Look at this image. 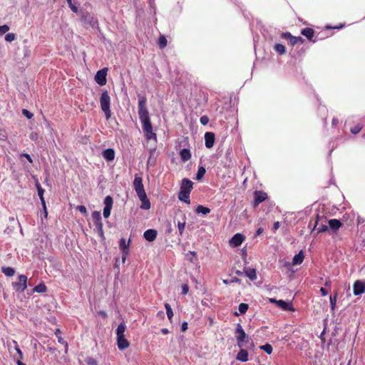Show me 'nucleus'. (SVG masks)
<instances>
[{
    "label": "nucleus",
    "mask_w": 365,
    "mask_h": 365,
    "mask_svg": "<svg viewBox=\"0 0 365 365\" xmlns=\"http://www.w3.org/2000/svg\"><path fill=\"white\" fill-rule=\"evenodd\" d=\"M77 210H78L81 213H83V214H86V213H87L86 207L84 205H78V206L77 207Z\"/></svg>",
    "instance_id": "53"
},
{
    "label": "nucleus",
    "mask_w": 365,
    "mask_h": 365,
    "mask_svg": "<svg viewBox=\"0 0 365 365\" xmlns=\"http://www.w3.org/2000/svg\"><path fill=\"white\" fill-rule=\"evenodd\" d=\"M42 207H43V217L47 218L48 212H47L46 205V204H45V205H42Z\"/></svg>",
    "instance_id": "58"
},
{
    "label": "nucleus",
    "mask_w": 365,
    "mask_h": 365,
    "mask_svg": "<svg viewBox=\"0 0 365 365\" xmlns=\"http://www.w3.org/2000/svg\"><path fill=\"white\" fill-rule=\"evenodd\" d=\"M103 203H104V208H103V215L105 218H108L110 215V211H111L112 207H113V200L112 197H110V195L106 196L104 198Z\"/></svg>",
    "instance_id": "7"
},
{
    "label": "nucleus",
    "mask_w": 365,
    "mask_h": 365,
    "mask_svg": "<svg viewBox=\"0 0 365 365\" xmlns=\"http://www.w3.org/2000/svg\"><path fill=\"white\" fill-rule=\"evenodd\" d=\"M320 219L323 220V219H324V217H319V215H317L316 216V218H315V220H314V224L313 230L316 229V227H317V225H318L319 220Z\"/></svg>",
    "instance_id": "54"
},
{
    "label": "nucleus",
    "mask_w": 365,
    "mask_h": 365,
    "mask_svg": "<svg viewBox=\"0 0 365 365\" xmlns=\"http://www.w3.org/2000/svg\"><path fill=\"white\" fill-rule=\"evenodd\" d=\"M304 254L302 251H300L298 254L294 255L292 259V264L294 265L301 264L304 260Z\"/></svg>",
    "instance_id": "27"
},
{
    "label": "nucleus",
    "mask_w": 365,
    "mask_h": 365,
    "mask_svg": "<svg viewBox=\"0 0 365 365\" xmlns=\"http://www.w3.org/2000/svg\"><path fill=\"white\" fill-rule=\"evenodd\" d=\"M301 34H302V35L307 37L309 41H313V42L316 41L315 40H312V38L314 37V31L313 29H312L310 27L304 28L303 29H302Z\"/></svg>",
    "instance_id": "21"
},
{
    "label": "nucleus",
    "mask_w": 365,
    "mask_h": 365,
    "mask_svg": "<svg viewBox=\"0 0 365 365\" xmlns=\"http://www.w3.org/2000/svg\"><path fill=\"white\" fill-rule=\"evenodd\" d=\"M215 140V135L212 132H207L205 134V145L206 148H211L213 147Z\"/></svg>",
    "instance_id": "14"
},
{
    "label": "nucleus",
    "mask_w": 365,
    "mask_h": 365,
    "mask_svg": "<svg viewBox=\"0 0 365 365\" xmlns=\"http://www.w3.org/2000/svg\"><path fill=\"white\" fill-rule=\"evenodd\" d=\"M205 173H206L205 168L202 166L198 168V170H197V173L196 175V180H201L203 178V176L205 175Z\"/></svg>",
    "instance_id": "33"
},
{
    "label": "nucleus",
    "mask_w": 365,
    "mask_h": 365,
    "mask_svg": "<svg viewBox=\"0 0 365 365\" xmlns=\"http://www.w3.org/2000/svg\"><path fill=\"white\" fill-rule=\"evenodd\" d=\"M22 113L24 114V116H26L28 119H31L33 118L34 115L33 113H31L29 110H26V109H23L22 110Z\"/></svg>",
    "instance_id": "51"
},
{
    "label": "nucleus",
    "mask_w": 365,
    "mask_h": 365,
    "mask_svg": "<svg viewBox=\"0 0 365 365\" xmlns=\"http://www.w3.org/2000/svg\"><path fill=\"white\" fill-rule=\"evenodd\" d=\"M81 19L85 24L88 25L91 28H98V20L96 18H94L92 15H91L89 13L83 14L81 16Z\"/></svg>",
    "instance_id": "5"
},
{
    "label": "nucleus",
    "mask_w": 365,
    "mask_h": 365,
    "mask_svg": "<svg viewBox=\"0 0 365 365\" xmlns=\"http://www.w3.org/2000/svg\"><path fill=\"white\" fill-rule=\"evenodd\" d=\"M209 118L207 115H202L200 118V122L203 125H206L209 123Z\"/></svg>",
    "instance_id": "47"
},
{
    "label": "nucleus",
    "mask_w": 365,
    "mask_h": 365,
    "mask_svg": "<svg viewBox=\"0 0 365 365\" xmlns=\"http://www.w3.org/2000/svg\"><path fill=\"white\" fill-rule=\"evenodd\" d=\"M133 187L138 196L146 193L143 184L142 178L138 177L137 175L135 176L133 180Z\"/></svg>",
    "instance_id": "11"
},
{
    "label": "nucleus",
    "mask_w": 365,
    "mask_h": 365,
    "mask_svg": "<svg viewBox=\"0 0 365 365\" xmlns=\"http://www.w3.org/2000/svg\"><path fill=\"white\" fill-rule=\"evenodd\" d=\"M281 37L284 39H287L292 46L297 43H303L304 40L301 36H294L289 32L282 33Z\"/></svg>",
    "instance_id": "6"
},
{
    "label": "nucleus",
    "mask_w": 365,
    "mask_h": 365,
    "mask_svg": "<svg viewBox=\"0 0 365 365\" xmlns=\"http://www.w3.org/2000/svg\"><path fill=\"white\" fill-rule=\"evenodd\" d=\"M189 287L187 284H184V295L188 292Z\"/></svg>",
    "instance_id": "62"
},
{
    "label": "nucleus",
    "mask_w": 365,
    "mask_h": 365,
    "mask_svg": "<svg viewBox=\"0 0 365 365\" xmlns=\"http://www.w3.org/2000/svg\"><path fill=\"white\" fill-rule=\"evenodd\" d=\"M15 39V34L13 33H8L5 36V41L7 42H11Z\"/></svg>",
    "instance_id": "43"
},
{
    "label": "nucleus",
    "mask_w": 365,
    "mask_h": 365,
    "mask_svg": "<svg viewBox=\"0 0 365 365\" xmlns=\"http://www.w3.org/2000/svg\"><path fill=\"white\" fill-rule=\"evenodd\" d=\"M148 4L150 6V9H153V12L155 13V0H148Z\"/></svg>",
    "instance_id": "57"
},
{
    "label": "nucleus",
    "mask_w": 365,
    "mask_h": 365,
    "mask_svg": "<svg viewBox=\"0 0 365 365\" xmlns=\"http://www.w3.org/2000/svg\"><path fill=\"white\" fill-rule=\"evenodd\" d=\"M272 302H275L277 305L282 308L283 310H293L292 305L289 302H287L284 300H276V299H270Z\"/></svg>",
    "instance_id": "20"
},
{
    "label": "nucleus",
    "mask_w": 365,
    "mask_h": 365,
    "mask_svg": "<svg viewBox=\"0 0 365 365\" xmlns=\"http://www.w3.org/2000/svg\"><path fill=\"white\" fill-rule=\"evenodd\" d=\"M15 346H14V349L16 350V354H18V356H14V362L17 364V361H23L24 360V353L23 351H21L20 346H19L18 344H14Z\"/></svg>",
    "instance_id": "24"
},
{
    "label": "nucleus",
    "mask_w": 365,
    "mask_h": 365,
    "mask_svg": "<svg viewBox=\"0 0 365 365\" xmlns=\"http://www.w3.org/2000/svg\"><path fill=\"white\" fill-rule=\"evenodd\" d=\"M85 361L87 364V365H98L97 360L91 356H87L85 359Z\"/></svg>",
    "instance_id": "41"
},
{
    "label": "nucleus",
    "mask_w": 365,
    "mask_h": 365,
    "mask_svg": "<svg viewBox=\"0 0 365 365\" xmlns=\"http://www.w3.org/2000/svg\"><path fill=\"white\" fill-rule=\"evenodd\" d=\"M328 223L329 228L334 232H336L342 225L340 220L337 219H331Z\"/></svg>",
    "instance_id": "22"
},
{
    "label": "nucleus",
    "mask_w": 365,
    "mask_h": 365,
    "mask_svg": "<svg viewBox=\"0 0 365 365\" xmlns=\"http://www.w3.org/2000/svg\"><path fill=\"white\" fill-rule=\"evenodd\" d=\"M254 201L252 205L257 207L260 203L264 202L267 198V194L261 190H256L254 192Z\"/></svg>",
    "instance_id": "8"
},
{
    "label": "nucleus",
    "mask_w": 365,
    "mask_h": 365,
    "mask_svg": "<svg viewBox=\"0 0 365 365\" xmlns=\"http://www.w3.org/2000/svg\"><path fill=\"white\" fill-rule=\"evenodd\" d=\"M195 212L197 213H202L203 215H207L210 213V210L208 207H204L202 205H198L196 209Z\"/></svg>",
    "instance_id": "32"
},
{
    "label": "nucleus",
    "mask_w": 365,
    "mask_h": 365,
    "mask_svg": "<svg viewBox=\"0 0 365 365\" xmlns=\"http://www.w3.org/2000/svg\"><path fill=\"white\" fill-rule=\"evenodd\" d=\"M156 150L155 148L151 149L150 150V156L148 159L147 164L148 165H153L155 163L156 158L155 157Z\"/></svg>",
    "instance_id": "29"
},
{
    "label": "nucleus",
    "mask_w": 365,
    "mask_h": 365,
    "mask_svg": "<svg viewBox=\"0 0 365 365\" xmlns=\"http://www.w3.org/2000/svg\"><path fill=\"white\" fill-rule=\"evenodd\" d=\"M147 99L145 96H140L138 98V115L142 123V128L148 140H156L157 136L153 131V126L150 122L148 110L146 108Z\"/></svg>",
    "instance_id": "1"
},
{
    "label": "nucleus",
    "mask_w": 365,
    "mask_h": 365,
    "mask_svg": "<svg viewBox=\"0 0 365 365\" xmlns=\"http://www.w3.org/2000/svg\"><path fill=\"white\" fill-rule=\"evenodd\" d=\"M34 292L37 293H44L46 292L47 288L44 283H40L34 287Z\"/></svg>",
    "instance_id": "30"
},
{
    "label": "nucleus",
    "mask_w": 365,
    "mask_h": 365,
    "mask_svg": "<svg viewBox=\"0 0 365 365\" xmlns=\"http://www.w3.org/2000/svg\"><path fill=\"white\" fill-rule=\"evenodd\" d=\"M337 300V293L329 297L330 305L332 310H334Z\"/></svg>",
    "instance_id": "36"
},
{
    "label": "nucleus",
    "mask_w": 365,
    "mask_h": 365,
    "mask_svg": "<svg viewBox=\"0 0 365 365\" xmlns=\"http://www.w3.org/2000/svg\"><path fill=\"white\" fill-rule=\"evenodd\" d=\"M178 227L179 233L180 235H182V222L178 221Z\"/></svg>",
    "instance_id": "59"
},
{
    "label": "nucleus",
    "mask_w": 365,
    "mask_h": 365,
    "mask_svg": "<svg viewBox=\"0 0 365 365\" xmlns=\"http://www.w3.org/2000/svg\"><path fill=\"white\" fill-rule=\"evenodd\" d=\"M331 280L330 279H327L325 283H324V285L326 287H331Z\"/></svg>",
    "instance_id": "64"
},
{
    "label": "nucleus",
    "mask_w": 365,
    "mask_h": 365,
    "mask_svg": "<svg viewBox=\"0 0 365 365\" xmlns=\"http://www.w3.org/2000/svg\"><path fill=\"white\" fill-rule=\"evenodd\" d=\"M245 240V237L242 234L237 233L230 240V245L233 247H239Z\"/></svg>",
    "instance_id": "13"
},
{
    "label": "nucleus",
    "mask_w": 365,
    "mask_h": 365,
    "mask_svg": "<svg viewBox=\"0 0 365 365\" xmlns=\"http://www.w3.org/2000/svg\"><path fill=\"white\" fill-rule=\"evenodd\" d=\"M51 344H47V349L49 350V351H56V348L53 347L51 346Z\"/></svg>",
    "instance_id": "63"
},
{
    "label": "nucleus",
    "mask_w": 365,
    "mask_h": 365,
    "mask_svg": "<svg viewBox=\"0 0 365 365\" xmlns=\"http://www.w3.org/2000/svg\"><path fill=\"white\" fill-rule=\"evenodd\" d=\"M365 292V283L357 280L354 284V294L355 296L361 294Z\"/></svg>",
    "instance_id": "15"
},
{
    "label": "nucleus",
    "mask_w": 365,
    "mask_h": 365,
    "mask_svg": "<svg viewBox=\"0 0 365 365\" xmlns=\"http://www.w3.org/2000/svg\"><path fill=\"white\" fill-rule=\"evenodd\" d=\"M30 138L33 140H35L36 138H37V133H32L31 135H30Z\"/></svg>",
    "instance_id": "61"
},
{
    "label": "nucleus",
    "mask_w": 365,
    "mask_h": 365,
    "mask_svg": "<svg viewBox=\"0 0 365 365\" xmlns=\"http://www.w3.org/2000/svg\"><path fill=\"white\" fill-rule=\"evenodd\" d=\"M28 278L24 274H20L18 277V282H14L11 284L13 289L17 292H24L27 288Z\"/></svg>",
    "instance_id": "3"
},
{
    "label": "nucleus",
    "mask_w": 365,
    "mask_h": 365,
    "mask_svg": "<svg viewBox=\"0 0 365 365\" xmlns=\"http://www.w3.org/2000/svg\"><path fill=\"white\" fill-rule=\"evenodd\" d=\"M165 307L166 309L167 316H168V319L170 320L173 316V312L172 308H171L170 305L168 303H166L165 304Z\"/></svg>",
    "instance_id": "40"
},
{
    "label": "nucleus",
    "mask_w": 365,
    "mask_h": 365,
    "mask_svg": "<svg viewBox=\"0 0 365 365\" xmlns=\"http://www.w3.org/2000/svg\"><path fill=\"white\" fill-rule=\"evenodd\" d=\"M245 272L246 276L251 280H255L257 279V272L255 269L247 268L245 270Z\"/></svg>",
    "instance_id": "28"
},
{
    "label": "nucleus",
    "mask_w": 365,
    "mask_h": 365,
    "mask_svg": "<svg viewBox=\"0 0 365 365\" xmlns=\"http://www.w3.org/2000/svg\"><path fill=\"white\" fill-rule=\"evenodd\" d=\"M274 51L279 55H283L286 53V48L283 44L276 43L274 46Z\"/></svg>",
    "instance_id": "31"
},
{
    "label": "nucleus",
    "mask_w": 365,
    "mask_h": 365,
    "mask_svg": "<svg viewBox=\"0 0 365 365\" xmlns=\"http://www.w3.org/2000/svg\"><path fill=\"white\" fill-rule=\"evenodd\" d=\"M103 158L108 162H110L115 158V150L113 148H107L102 152Z\"/></svg>",
    "instance_id": "19"
},
{
    "label": "nucleus",
    "mask_w": 365,
    "mask_h": 365,
    "mask_svg": "<svg viewBox=\"0 0 365 365\" xmlns=\"http://www.w3.org/2000/svg\"><path fill=\"white\" fill-rule=\"evenodd\" d=\"M36 187L37 188V191H38V195L40 198V200H41V205H45V199H44V197H43V194H44V189L41 187V184L37 181L36 182Z\"/></svg>",
    "instance_id": "25"
},
{
    "label": "nucleus",
    "mask_w": 365,
    "mask_h": 365,
    "mask_svg": "<svg viewBox=\"0 0 365 365\" xmlns=\"http://www.w3.org/2000/svg\"><path fill=\"white\" fill-rule=\"evenodd\" d=\"M120 351H124L128 349L130 344H116Z\"/></svg>",
    "instance_id": "50"
},
{
    "label": "nucleus",
    "mask_w": 365,
    "mask_h": 365,
    "mask_svg": "<svg viewBox=\"0 0 365 365\" xmlns=\"http://www.w3.org/2000/svg\"><path fill=\"white\" fill-rule=\"evenodd\" d=\"M157 230L155 229H148L143 233V237L148 242L154 241L157 237Z\"/></svg>",
    "instance_id": "16"
},
{
    "label": "nucleus",
    "mask_w": 365,
    "mask_h": 365,
    "mask_svg": "<svg viewBox=\"0 0 365 365\" xmlns=\"http://www.w3.org/2000/svg\"><path fill=\"white\" fill-rule=\"evenodd\" d=\"M248 308H249V306L247 304H245V303L240 304L239 308H238L240 314H245L246 312L247 311Z\"/></svg>",
    "instance_id": "39"
},
{
    "label": "nucleus",
    "mask_w": 365,
    "mask_h": 365,
    "mask_svg": "<svg viewBox=\"0 0 365 365\" xmlns=\"http://www.w3.org/2000/svg\"><path fill=\"white\" fill-rule=\"evenodd\" d=\"M9 30V26L6 24L0 26V36L6 34Z\"/></svg>",
    "instance_id": "46"
},
{
    "label": "nucleus",
    "mask_w": 365,
    "mask_h": 365,
    "mask_svg": "<svg viewBox=\"0 0 365 365\" xmlns=\"http://www.w3.org/2000/svg\"><path fill=\"white\" fill-rule=\"evenodd\" d=\"M328 230V226L325 224L322 225L318 229V232H324Z\"/></svg>",
    "instance_id": "52"
},
{
    "label": "nucleus",
    "mask_w": 365,
    "mask_h": 365,
    "mask_svg": "<svg viewBox=\"0 0 365 365\" xmlns=\"http://www.w3.org/2000/svg\"><path fill=\"white\" fill-rule=\"evenodd\" d=\"M339 124V119L336 117H334L331 120L332 127H336Z\"/></svg>",
    "instance_id": "56"
},
{
    "label": "nucleus",
    "mask_w": 365,
    "mask_h": 365,
    "mask_svg": "<svg viewBox=\"0 0 365 365\" xmlns=\"http://www.w3.org/2000/svg\"><path fill=\"white\" fill-rule=\"evenodd\" d=\"M320 292H321L322 295L324 297L327 296L328 294V291L324 287L320 288Z\"/></svg>",
    "instance_id": "60"
},
{
    "label": "nucleus",
    "mask_w": 365,
    "mask_h": 365,
    "mask_svg": "<svg viewBox=\"0 0 365 365\" xmlns=\"http://www.w3.org/2000/svg\"><path fill=\"white\" fill-rule=\"evenodd\" d=\"M158 46L160 48H163L167 46V39L165 36H160L158 38Z\"/></svg>",
    "instance_id": "34"
},
{
    "label": "nucleus",
    "mask_w": 365,
    "mask_h": 365,
    "mask_svg": "<svg viewBox=\"0 0 365 365\" xmlns=\"http://www.w3.org/2000/svg\"><path fill=\"white\" fill-rule=\"evenodd\" d=\"M259 348L268 354H270L272 352V346L270 344H265L264 345L261 346Z\"/></svg>",
    "instance_id": "37"
},
{
    "label": "nucleus",
    "mask_w": 365,
    "mask_h": 365,
    "mask_svg": "<svg viewBox=\"0 0 365 365\" xmlns=\"http://www.w3.org/2000/svg\"><path fill=\"white\" fill-rule=\"evenodd\" d=\"M21 156L26 158L29 160V163H33V160H32L31 157L28 153H22L21 155Z\"/></svg>",
    "instance_id": "55"
},
{
    "label": "nucleus",
    "mask_w": 365,
    "mask_h": 365,
    "mask_svg": "<svg viewBox=\"0 0 365 365\" xmlns=\"http://www.w3.org/2000/svg\"><path fill=\"white\" fill-rule=\"evenodd\" d=\"M190 193L187 190H184V203L190 204Z\"/></svg>",
    "instance_id": "48"
},
{
    "label": "nucleus",
    "mask_w": 365,
    "mask_h": 365,
    "mask_svg": "<svg viewBox=\"0 0 365 365\" xmlns=\"http://www.w3.org/2000/svg\"><path fill=\"white\" fill-rule=\"evenodd\" d=\"M180 189L178 193V197L180 201L182 202V180L179 182Z\"/></svg>",
    "instance_id": "44"
},
{
    "label": "nucleus",
    "mask_w": 365,
    "mask_h": 365,
    "mask_svg": "<svg viewBox=\"0 0 365 365\" xmlns=\"http://www.w3.org/2000/svg\"><path fill=\"white\" fill-rule=\"evenodd\" d=\"M190 256V260L192 263H196L197 262V255L194 252H190L189 254L186 255V257Z\"/></svg>",
    "instance_id": "42"
},
{
    "label": "nucleus",
    "mask_w": 365,
    "mask_h": 365,
    "mask_svg": "<svg viewBox=\"0 0 365 365\" xmlns=\"http://www.w3.org/2000/svg\"><path fill=\"white\" fill-rule=\"evenodd\" d=\"M91 217L98 235L101 237H103V223L101 212L94 211L92 212Z\"/></svg>",
    "instance_id": "4"
},
{
    "label": "nucleus",
    "mask_w": 365,
    "mask_h": 365,
    "mask_svg": "<svg viewBox=\"0 0 365 365\" xmlns=\"http://www.w3.org/2000/svg\"><path fill=\"white\" fill-rule=\"evenodd\" d=\"M101 108L104 113L106 119H109L111 116V111L110 109V98L107 91L102 92L100 98Z\"/></svg>",
    "instance_id": "2"
},
{
    "label": "nucleus",
    "mask_w": 365,
    "mask_h": 365,
    "mask_svg": "<svg viewBox=\"0 0 365 365\" xmlns=\"http://www.w3.org/2000/svg\"><path fill=\"white\" fill-rule=\"evenodd\" d=\"M130 240L128 242L124 238H121L119 242V247L122 252V261L125 262L127 255L129 253V245Z\"/></svg>",
    "instance_id": "10"
},
{
    "label": "nucleus",
    "mask_w": 365,
    "mask_h": 365,
    "mask_svg": "<svg viewBox=\"0 0 365 365\" xmlns=\"http://www.w3.org/2000/svg\"><path fill=\"white\" fill-rule=\"evenodd\" d=\"M107 68H103L97 71L95 76L96 82L100 86H104L106 83Z\"/></svg>",
    "instance_id": "9"
},
{
    "label": "nucleus",
    "mask_w": 365,
    "mask_h": 365,
    "mask_svg": "<svg viewBox=\"0 0 365 365\" xmlns=\"http://www.w3.org/2000/svg\"><path fill=\"white\" fill-rule=\"evenodd\" d=\"M141 202L140 208L143 210H149L150 208V202L147 197L146 193L138 196Z\"/></svg>",
    "instance_id": "18"
},
{
    "label": "nucleus",
    "mask_w": 365,
    "mask_h": 365,
    "mask_svg": "<svg viewBox=\"0 0 365 365\" xmlns=\"http://www.w3.org/2000/svg\"><path fill=\"white\" fill-rule=\"evenodd\" d=\"M235 335L238 342H242L246 338V334L240 324L237 325Z\"/></svg>",
    "instance_id": "17"
},
{
    "label": "nucleus",
    "mask_w": 365,
    "mask_h": 365,
    "mask_svg": "<svg viewBox=\"0 0 365 365\" xmlns=\"http://www.w3.org/2000/svg\"><path fill=\"white\" fill-rule=\"evenodd\" d=\"M67 3L68 4L69 8L73 13L77 14L78 12V7L74 4H73L72 1Z\"/></svg>",
    "instance_id": "45"
},
{
    "label": "nucleus",
    "mask_w": 365,
    "mask_h": 365,
    "mask_svg": "<svg viewBox=\"0 0 365 365\" xmlns=\"http://www.w3.org/2000/svg\"><path fill=\"white\" fill-rule=\"evenodd\" d=\"M236 359L242 362L247 361L249 360L248 351L246 349L241 348L236 356Z\"/></svg>",
    "instance_id": "23"
},
{
    "label": "nucleus",
    "mask_w": 365,
    "mask_h": 365,
    "mask_svg": "<svg viewBox=\"0 0 365 365\" xmlns=\"http://www.w3.org/2000/svg\"><path fill=\"white\" fill-rule=\"evenodd\" d=\"M1 271L3 274H4L6 277H12L15 274L16 270L14 268L11 267H2L1 268Z\"/></svg>",
    "instance_id": "26"
},
{
    "label": "nucleus",
    "mask_w": 365,
    "mask_h": 365,
    "mask_svg": "<svg viewBox=\"0 0 365 365\" xmlns=\"http://www.w3.org/2000/svg\"><path fill=\"white\" fill-rule=\"evenodd\" d=\"M191 158V153L189 150L184 148V162L188 160Z\"/></svg>",
    "instance_id": "49"
},
{
    "label": "nucleus",
    "mask_w": 365,
    "mask_h": 365,
    "mask_svg": "<svg viewBox=\"0 0 365 365\" xmlns=\"http://www.w3.org/2000/svg\"><path fill=\"white\" fill-rule=\"evenodd\" d=\"M361 130H362L361 125L357 124V125H354V127L351 128L350 131L352 134L356 135L359 133H360Z\"/></svg>",
    "instance_id": "38"
},
{
    "label": "nucleus",
    "mask_w": 365,
    "mask_h": 365,
    "mask_svg": "<svg viewBox=\"0 0 365 365\" xmlns=\"http://www.w3.org/2000/svg\"><path fill=\"white\" fill-rule=\"evenodd\" d=\"M192 185L193 182L191 180L184 178V187L185 186V190L190 192L192 189Z\"/></svg>",
    "instance_id": "35"
},
{
    "label": "nucleus",
    "mask_w": 365,
    "mask_h": 365,
    "mask_svg": "<svg viewBox=\"0 0 365 365\" xmlns=\"http://www.w3.org/2000/svg\"><path fill=\"white\" fill-rule=\"evenodd\" d=\"M125 325L124 323L118 324L116 329L117 341L116 342H128L125 338L124 332L125 330Z\"/></svg>",
    "instance_id": "12"
}]
</instances>
